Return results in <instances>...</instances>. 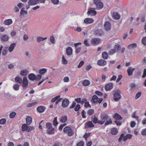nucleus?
<instances>
[{"label": "nucleus", "instance_id": "1", "mask_svg": "<svg viewBox=\"0 0 146 146\" xmlns=\"http://www.w3.org/2000/svg\"><path fill=\"white\" fill-rule=\"evenodd\" d=\"M64 132L67 134L68 136L70 137L72 136L74 134L73 130L70 127L68 126L65 127L63 129Z\"/></svg>", "mask_w": 146, "mask_h": 146}, {"label": "nucleus", "instance_id": "2", "mask_svg": "<svg viewBox=\"0 0 146 146\" xmlns=\"http://www.w3.org/2000/svg\"><path fill=\"white\" fill-rule=\"evenodd\" d=\"M121 91L118 89L114 91L113 94V99L115 101L117 102L121 98Z\"/></svg>", "mask_w": 146, "mask_h": 146}, {"label": "nucleus", "instance_id": "3", "mask_svg": "<svg viewBox=\"0 0 146 146\" xmlns=\"http://www.w3.org/2000/svg\"><path fill=\"white\" fill-rule=\"evenodd\" d=\"M46 127L48 129L47 133L49 134H51L54 133V129L52 127V125L50 122H47L46 124Z\"/></svg>", "mask_w": 146, "mask_h": 146}, {"label": "nucleus", "instance_id": "4", "mask_svg": "<svg viewBox=\"0 0 146 146\" xmlns=\"http://www.w3.org/2000/svg\"><path fill=\"white\" fill-rule=\"evenodd\" d=\"M92 101L95 104H97L98 103L100 104L103 101L102 98H99L96 95H94L92 99Z\"/></svg>", "mask_w": 146, "mask_h": 146}, {"label": "nucleus", "instance_id": "5", "mask_svg": "<svg viewBox=\"0 0 146 146\" xmlns=\"http://www.w3.org/2000/svg\"><path fill=\"white\" fill-rule=\"evenodd\" d=\"M108 117V116L106 114L101 115L100 116L101 120H99L98 123L101 125L104 124Z\"/></svg>", "mask_w": 146, "mask_h": 146}, {"label": "nucleus", "instance_id": "6", "mask_svg": "<svg viewBox=\"0 0 146 146\" xmlns=\"http://www.w3.org/2000/svg\"><path fill=\"white\" fill-rule=\"evenodd\" d=\"M60 96H58L52 99L51 100V102L52 103L55 102V104L57 105L58 103L61 102L62 100V98H60Z\"/></svg>", "mask_w": 146, "mask_h": 146}, {"label": "nucleus", "instance_id": "7", "mask_svg": "<svg viewBox=\"0 0 146 146\" xmlns=\"http://www.w3.org/2000/svg\"><path fill=\"white\" fill-rule=\"evenodd\" d=\"M22 83V86L23 88L24 89L26 88L28 84L27 79L26 77H23Z\"/></svg>", "mask_w": 146, "mask_h": 146}, {"label": "nucleus", "instance_id": "8", "mask_svg": "<svg viewBox=\"0 0 146 146\" xmlns=\"http://www.w3.org/2000/svg\"><path fill=\"white\" fill-rule=\"evenodd\" d=\"M69 102V100L67 99H64L63 100L61 106L63 108H66L68 106Z\"/></svg>", "mask_w": 146, "mask_h": 146}, {"label": "nucleus", "instance_id": "9", "mask_svg": "<svg viewBox=\"0 0 146 146\" xmlns=\"http://www.w3.org/2000/svg\"><path fill=\"white\" fill-rule=\"evenodd\" d=\"M100 39L98 38H94L91 40V42L93 44H98L100 42Z\"/></svg>", "mask_w": 146, "mask_h": 146}, {"label": "nucleus", "instance_id": "10", "mask_svg": "<svg viewBox=\"0 0 146 146\" xmlns=\"http://www.w3.org/2000/svg\"><path fill=\"white\" fill-rule=\"evenodd\" d=\"M113 88V84L112 83H109L105 85V89L106 91H109Z\"/></svg>", "mask_w": 146, "mask_h": 146}, {"label": "nucleus", "instance_id": "11", "mask_svg": "<svg viewBox=\"0 0 146 146\" xmlns=\"http://www.w3.org/2000/svg\"><path fill=\"white\" fill-rule=\"evenodd\" d=\"M26 124H23L21 127L22 131H27V132H29V129L30 128L29 126H28Z\"/></svg>", "mask_w": 146, "mask_h": 146}, {"label": "nucleus", "instance_id": "12", "mask_svg": "<svg viewBox=\"0 0 146 146\" xmlns=\"http://www.w3.org/2000/svg\"><path fill=\"white\" fill-rule=\"evenodd\" d=\"M38 3V0H29L28 2V3L29 5H35Z\"/></svg>", "mask_w": 146, "mask_h": 146}, {"label": "nucleus", "instance_id": "13", "mask_svg": "<svg viewBox=\"0 0 146 146\" xmlns=\"http://www.w3.org/2000/svg\"><path fill=\"white\" fill-rule=\"evenodd\" d=\"M111 24L109 22H105L104 24V28L105 30L107 31L110 30L111 28Z\"/></svg>", "mask_w": 146, "mask_h": 146}, {"label": "nucleus", "instance_id": "14", "mask_svg": "<svg viewBox=\"0 0 146 146\" xmlns=\"http://www.w3.org/2000/svg\"><path fill=\"white\" fill-rule=\"evenodd\" d=\"M66 53L68 56H70L72 54L73 50L70 47H68L66 49Z\"/></svg>", "mask_w": 146, "mask_h": 146}, {"label": "nucleus", "instance_id": "15", "mask_svg": "<svg viewBox=\"0 0 146 146\" xmlns=\"http://www.w3.org/2000/svg\"><path fill=\"white\" fill-rule=\"evenodd\" d=\"M46 108L44 106H40L37 108V111L40 113H42L44 111Z\"/></svg>", "mask_w": 146, "mask_h": 146}, {"label": "nucleus", "instance_id": "16", "mask_svg": "<svg viewBox=\"0 0 146 146\" xmlns=\"http://www.w3.org/2000/svg\"><path fill=\"white\" fill-rule=\"evenodd\" d=\"M13 23V21L11 19L5 20L3 22V23L5 25L9 26Z\"/></svg>", "mask_w": 146, "mask_h": 146}, {"label": "nucleus", "instance_id": "17", "mask_svg": "<svg viewBox=\"0 0 146 146\" xmlns=\"http://www.w3.org/2000/svg\"><path fill=\"white\" fill-rule=\"evenodd\" d=\"M94 126V125L92 123L91 121H89L85 123V127L86 128L93 127Z\"/></svg>", "mask_w": 146, "mask_h": 146}, {"label": "nucleus", "instance_id": "18", "mask_svg": "<svg viewBox=\"0 0 146 146\" xmlns=\"http://www.w3.org/2000/svg\"><path fill=\"white\" fill-rule=\"evenodd\" d=\"M106 61L104 60H100L98 61V64L100 66H103L106 64Z\"/></svg>", "mask_w": 146, "mask_h": 146}, {"label": "nucleus", "instance_id": "19", "mask_svg": "<svg viewBox=\"0 0 146 146\" xmlns=\"http://www.w3.org/2000/svg\"><path fill=\"white\" fill-rule=\"evenodd\" d=\"M94 19L91 18H88L85 19L84 21V22L86 24H90L92 23Z\"/></svg>", "mask_w": 146, "mask_h": 146}, {"label": "nucleus", "instance_id": "20", "mask_svg": "<svg viewBox=\"0 0 146 146\" xmlns=\"http://www.w3.org/2000/svg\"><path fill=\"white\" fill-rule=\"evenodd\" d=\"M28 77L29 80L31 81H34L35 80L36 75L34 74L31 73L28 75Z\"/></svg>", "mask_w": 146, "mask_h": 146}, {"label": "nucleus", "instance_id": "21", "mask_svg": "<svg viewBox=\"0 0 146 146\" xmlns=\"http://www.w3.org/2000/svg\"><path fill=\"white\" fill-rule=\"evenodd\" d=\"M95 34L97 36H100L103 35L104 33L101 30L98 29L95 31Z\"/></svg>", "mask_w": 146, "mask_h": 146}, {"label": "nucleus", "instance_id": "22", "mask_svg": "<svg viewBox=\"0 0 146 146\" xmlns=\"http://www.w3.org/2000/svg\"><path fill=\"white\" fill-rule=\"evenodd\" d=\"M135 70V68H131V67L128 68L127 70L128 75L129 76L132 75L133 73Z\"/></svg>", "mask_w": 146, "mask_h": 146}, {"label": "nucleus", "instance_id": "23", "mask_svg": "<svg viewBox=\"0 0 146 146\" xmlns=\"http://www.w3.org/2000/svg\"><path fill=\"white\" fill-rule=\"evenodd\" d=\"M112 15L113 18L115 19L118 20L120 19V15L117 12H113Z\"/></svg>", "mask_w": 146, "mask_h": 146}, {"label": "nucleus", "instance_id": "24", "mask_svg": "<svg viewBox=\"0 0 146 146\" xmlns=\"http://www.w3.org/2000/svg\"><path fill=\"white\" fill-rule=\"evenodd\" d=\"M32 118L31 117L27 116L26 118V122L27 124L30 125L32 123Z\"/></svg>", "mask_w": 146, "mask_h": 146}, {"label": "nucleus", "instance_id": "25", "mask_svg": "<svg viewBox=\"0 0 146 146\" xmlns=\"http://www.w3.org/2000/svg\"><path fill=\"white\" fill-rule=\"evenodd\" d=\"M16 46L15 43H12L8 48V50L10 52H12L14 50L15 47Z\"/></svg>", "mask_w": 146, "mask_h": 146}, {"label": "nucleus", "instance_id": "26", "mask_svg": "<svg viewBox=\"0 0 146 146\" xmlns=\"http://www.w3.org/2000/svg\"><path fill=\"white\" fill-rule=\"evenodd\" d=\"M15 81L19 84H22V79L19 76H16L15 78Z\"/></svg>", "mask_w": 146, "mask_h": 146}, {"label": "nucleus", "instance_id": "27", "mask_svg": "<svg viewBox=\"0 0 146 146\" xmlns=\"http://www.w3.org/2000/svg\"><path fill=\"white\" fill-rule=\"evenodd\" d=\"M113 117L115 119L121 120L122 119L121 117L117 113H115L113 115Z\"/></svg>", "mask_w": 146, "mask_h": 146}, {"label": "nucleus", "instance_id": "28", "mask_svg": "<svg viewBox=\"0 0 146 146\" xmlns=\"http://www.w3.org/2000/svg\"><path fill=\"white\" fill-rule=\"evenodd\" d=\"M87 13L88 15L94 16L96 14V12L95 10L92 9H90L88 11Z\"/></svg>", "mask_w": 146, "mask_h": 146}, {"label": "nucleus", "instance_id": "29", "mask_svg": "<svg viewBox=\"0 0 146 146\" xmlns=\"http://www.w3.org/2000/svg\"><path fill=\"white\" fill-rule=\"evenodd\" d=\"M132 135L131 134H128L126 135L124 137L123 140L124 141H125L128 139H130L132 137Z\"/></svg>", "mask_w": 146, "mask_h": 146}, {"label": "nucleus", "instance_id": "30", "mask_svg": "<svg viewBox=\"0 0 146 146\" xmlns=\"http://www.w3.org/2000/svg\"><path fill=\"white\" fill-rule=\"evenodd\" d=\"M67 119V117L65 116L61 117L60 118V120L62 123H65Z\"/></svg>", "mask_w": 146, "mask_h": 146}, {"label": "nucleus", "instance_id": "31", "mask_svg": "<svg viewBox=\"0 0 146 146\" xmlns=\"http://www.w3.org/2000/svg\"><path fill=\"white\" fill-rule=\"evenodd\" d=\"M28 73V71L26 70H22L20 72V74L23 76H26Z\"/></svg>", "mask_w": 146, "mask_h": 146}, {"label": "nucleus", "instance_id": "32", "mask_svg": "<svg viewBox=\"0 0 146 146\" xmlns=\"http://www.w3.org/2000/svg\"><path fill=\"white\" fill-rule=\"evenodd\" d=\"M111 133L112 135H116L118 133L117 129L115 128H112L111 130Z\"/></svg>", "mask_w": 146, "mask_h": 146}, {"label": "nucleus", "instance_id": "33", "mask_svg": "<svg viewBox=\"0 0 146 146\" xmlns=\"http://www.w3.org/2000/svg\"><path fill=\"white\" fill-rule=\"evenodd\" d=\"M95 5L98 9H102L103 7V4L102 2L98 3V5L97 4H95Z\"/></svg>", "mask_w": 146, "mask_h": 146}, {"label": "nucleus", "instance_id": "34", "mask_svg": "<svg viewBox=\"0 0 146 146\" xmlns=\"http://www.w3.org/2000/svg\"><path fill=\"white\" fill-rule=\"evenodd\" d=\"M61 62L62 63L64 64H66L68 63V61L66 59L64 55L62 56Z\"/></svg>", "mask_w": 146, "mask_h": 146}, {"label": "nucleus", "instance_id": "35", "mask_svg": "<svg viewBox=\"0 0 146 146\" xmlns=\"http://www.w3.org/2000/svg\"><path fill=\"white\" fill-rule=\"evenodd\" d=\"M112 122L111 119V118H109V117L106 120V122H105L104 125L105 126L107 125L110 124Z\"/></svg>", "mask_w": 146, "mask_h": 146}, {"label": "nucleus", "instance_id": "36", "mask_svg": "<svg viewBox=\"0 0 146 146\" xmlns=\"http://www.w3.org/2000/svg\"><path fill=\"white\" fill-rule=\"evenodd\" d=\"M90 84V81L88 80H84L82 82V84L84 86H87Z\"/></svg>", "mask_w": 146, "mask_h": 146}, {"label": "nucleus", "instance_id": "37", "mask_svg": "<svg viewBox=\"0 0 146 146\" xmlns=\"http://www.w3.org/2000/svg\"><path fill=\"white\" fill-rule=\"evenodd\" d=\"M47 37L43 38L41 36H39L37 38V41L38 42H39L41 41H43L46 39Z\"/></svg>", "mask_w": 146, "mask_h": 146}, {"label": "nucleus", "instance_id": "38", "mask_svg": "<svg viewBox=\"0 0 146 146\" xmlns=\"http://www.w3.org/2000/svg\"><path fill=\"white\" fill-rule=\"evenodd\" d=\"M47 70L44 68H42L38 70V72L41 74H43L46 72Z\"/></svg>", "mask_w": 146, "mask_h": 146}, {"label": "nucleus", "instance_id": "39", "mask_svg": "<svg viewBox=\"0 0 146 146\" xmlns=\"http://www.w3.org/2000/svg\"><path fill=\"white\" fill-rule=\"evenodd\" d=\"M102 55L104 59H106L108 58V54L107 52L105 51L103 52L102 53Z\"/></svg>", "mask_w": 146, "mask_h": 146}, {"label": "nucleus", "instance_id": "40", "mask_svg": "<svg viewBox=\"0 0 146 146\" xmlns=\"http://www.w3.org/2000/svg\"><path fill=\"white\" fill-rule=\"evenodd\" d=\"M137 46V44L136 43H134L131 44L127 46V48L129 49H131L133 48H135Z\"/></svg>", "mask_w": 146, "mask_h": 146}, {"label": "nucleus", "instance_id": "41", "mask_svg": "<svg viewBox=\"0 0 146 146\" xmlns=\"http://www.w3.org/2000/svg\"><path fill=\"white\" fill-rule=\"evenodd\" d=\"M13 88L14 90L18 91L19 89V85L17 84H14L13 85Z\"/></svg>", "mask_w": 146, "mask_h": 146}, {"label": "nucleus", "instance_id": "42", "mask_svg": "<svg viewBox=\"0 0 146 146\" xmlns=\"http://www.w3.org/2000/svg\"><path fill=\"white\" fill-rule=\"evenodd\" d=\"M92 121L93 123L94 124H96L97 123H98V119L96 117L92 118Z\"/></svg>", "mask_w": 146, "mask_h": 146}, {"label": "nucleus", "instance_id": "43", "mask_svg": "<svg viewBox=\"0 0 146 146\" xmlns=\"http://www.w3.org/2000/svg\"><path fill=\"white\" fill-rule=\"evenodd\" d=\"M2 39L4 41H7L9 39L8 36L7 35H4L2 36Z\"/></svg>", "mask_w": 146, "mask_h": 146}, {"label": "nucleus", "instance_id": "44", "mask_svg": "<svg viewBox=\"0 0 146 146\" xmlns=\"http://www.w3.org/2000/svg\"><path fill=\"white\" fill-rule=\"evenodd\" d=\"M50 41L52 44H54L55 43V39L53 36H51L50 37Z\"/></svg>", "mask_w": 146, "mask_h": 146}, {"label": "nucleus", "instance_id": "45", "mask_svg": "<svg viewBox=\"0 0 146 146\" xmlns=\"http://www.w3.org/2000/svg\"><path fill=\"white\" fill-rule=\"evenodd\" d=\"M94 113V110L92 109L89 110L87 111V114L90 115H92Z\"/></svg>", "mask_w": 146, "mask_h": 146}, {"label": "nucleus", "instance_id": "46", "mask_svg": "<svg viewBox=\"0 0 146 146\" xmlns=\"http://www.w3.org/2000/svg\"><path fill=\"white\" fill-rule=\"evenodd\" d=\"M115 49H112L110 50L109 52V54L110 55H112L114 54L115 52Z\"/></svg>", "mask_w": 146, "mask_h": 146}, {"label": "nucleus", "instance_id": "47", "mask_svg": "<svg viewBox=\"0 0 146 146\" xmlns=\"http://www.w3.org/2000/svg\"><path fill=\"white\" fill-rule=\"evenodd\" d=\"M25 9V8L24 7L22 8L20 12V14L21 15H22L24 14H25V15H27V11H24Z\"/></svg>", "mask_w": 146, "mask_h": 146}, {"label": "nucleus", "instance_id": "48", "mask_svg": "<svg viewBox=\"0 0 146 146\" xmlns=\"http://www.w3.org/2000/svg\"><path fill=\"white\" fill-rule=\"evenodd\" d=\"M6 121V119L5 118H2L0 119V124L1 125H3L5 124Z\"/></svg>", "mask_w": 146, "mask_h": 146}, {"label": "nucleus", "instance_id": "49", "mask_svg": "<svg viewBox=\"0 0 146 146\" xmlns=\"http://www.w3.org/2000/svg\"><path fill=\"white\" fill-rule=\"evenodd\" d=\"M53 124L54 125V126H56L58 124V123L57 121V117H55L54 120L53 121Z\"/></svg>", "mask_w": 146, "mask_h": 146}, {"label": "nucleus", "instance_id": "50", "mask_svg": "<svg viewBox=\"0 0 146 146\" xmlns=\"http://www.w3.org/2000/svg\"><path fill=\"white\" fill-rule=\"evenodd\" d=\"M42 78V76L40 74H38L36 76V75L35 80L36 81H39Z\"/></svg>", "mask_w": 146, "mask_h": 146}, {"label": "nucleus", "instance_id": "51", "mask_svg": "<svg viewBox=\"0 0 146 146\" xmlns=\"http://www.w3.org/2000/svg\"><path fill=\"white\" fill-rule=\"evenodd\" d=\"M142 43L143 45L146 46V37H144L142 38Z\"/></svg>", "mask_w": 146, "mask_h": 146}, {"label": "nucleus", "instance_id": "52", "mask_svg": "<svg viewBox=\"0 0 146 146\" xmlns=\"http://www.w3.org/2000/svg\"><path fill=\"white\" fill-rule=\"evenodd\" d=\"M16 113L15 112H12L9 115V117L11 118H13L16 115Z\"/></svg>", "mask_w": 146, "mask_h": 146}, {"label": "nucleus", "instance_id": "53", "mask_svg": "<svg viewBox=\"0 0 146 146\" xmlns=\"http://www.w3.org/2000/svg\"><path fill=\"white\" fill-rule=\"evenodd\" d=\"M141 134L144 136H146V128L143 129L142 130Z\"/></svg>", "mask_w": 146, "mask_h": 146}, {"label": "nucleus", "instance_id": "54", "mask_svg": "<svg viewBox=\"0 0 146 146\" xmlns=\"http://www.w3.org/2000/svg\"><path fill=\"white\" fill-rule=\"evenodd\" d=\"M80 105L79 104H78L76 105V106L74 108V110L76 111H78L80 109Z\"/></svg>", "mask_w": 146, "mask_h": 146}, {"label": "nucleus", "instance_id": "55", "mask_svg": "<svg viewBox=\"0 0 146 146\" xmlns=\"http://www.w3.org/2000/svg\"><path fill=\"white\" fill-rule=\"evenodd\" d=\"M7 50H6V49H4L2 51V55L3 56H6L7 54Z\"/></svg>", "mask_w": 146, "mask_h": 146}, {"label": "nucleus", "instance_id": "56", "mask_svg": "<svg viewBox=\"0 0 146 146\" xmlns=\"http://www.w3.org/2000/svg\"><path fill=\"white\" fill-rule=\"evenodd\" d=\"M95 93L98 96H101L103 95V94L102 92L99 91H96L95 92Z\"/></svg>", "mask_w": 146, "mask_h": 146}, {"label": "nucleus", "instance_id": "57", "mask_svg": "<svg viewBox=\"0 0 146 146\" xmlns=\"http://www.w3.org/2000/svg\"><path fill=\"white\" fill-rule=\"evenodd\" d=\"M121 47L120 46L119 44L115 45L114 47V48L117 50H119Z\"/></svg>", "mask_w": 146, "mask_h": 146}, {"label": "nucleus", "instance_id": "58", "mask_svg": "<svg viewBox=\"0 0 146 146\" xmlns=\"http://www.w3.org/2000/svg\"><path fill=\"white\" fill-rule=\"evenodd\" d=\"M141 95V92H138L136 95L135 97V99H137L139 98Z\"/></svg>", "mask_w": 146, "mask_h": 146}, {"label": "nucleus", "instance_id": "59", "mask_svg": "<svg viewBox=\"0 0 146 146\" xmlns=\"http://www.w3.org/2000/svg\"><path fill=\"white\" fill-rule=\"evenodd\" d=\"M75 52L76 53H78L80 52V50H81V48L80 47H75Z\"/></svg>", "mask_w": 146, "mask_h": 146}, {"label": "nucleus", "instance_id": "60", "mask_svg": "<svg viewBox=\"0 0 146 146\" xmlns=\"http://www.w3.org/2000/svg\"><path fill=\"white\" fill-rule=\"evenodd\" d=\"M84 106L86 108H91V105L89 104V102H85L84 105Z\"/></svg>", "mask_w": 146, "mask_h": 146}, {"label": "nucleus", "instance_id": "61", "mask_svg": "<svg viewBox=\"0 0 146 146\" xmlns=\"http://www.w3.org/2000/svg\"><path fill=\"white\" fill-rule=\"evenodd\" d=\"M37 103L36 102H33L32 103L29 104H27V106L28 107H31L35 105Z\"/></svg>", "mask_w": 146, "mask_h": 146}, {"label": "nucleus", "instance_id": "62", "mask_svg": "<svg viewBox=\"0 0 146 146\" xmlns=\"http://www.w3.org/2000/svg\"><path fill=\"white\" fill-rule=\"evenodd\" d=\"M69 78L68 77L66 76L64 78L63 80L64 82H67L69 81Z\"/></svg>", "mask_w": 146, "mask_h": 146}, {"label": "nucleus", "instance_id": "63", "mask_svg": "<svg viewBox=\"0 0 146 146\" xmlns=\"http://www.w3.org/2000/svg\"><path fill=\"white\" fill-rule=\"evenodd\" d=\"M84 63V62L83 61H81L80 63H79V64L78 66V68H80L83 65Z\"/></svg>", "mask_w": 146, "mask_h": 146}, {"label": "nucleus", "instance_id": "64", "mask_svg": "<svg viewBox=\"0 0 146 146\" xmlns=\"http://www.w3.org/2000/svg\"><path fill=\"white\" fill-rule=\"evenodd\" d=\"M84 143L83 141H80L77 144V146H84Z\"/></svg>", "mask_w": 146, "mask_h": 146}]
</instances>
